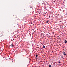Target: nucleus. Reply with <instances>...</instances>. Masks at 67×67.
I'll return each instance as SVG.
<instances>
[{
    "mask_svg": "<svg viewBox=\"0 0 67 67\" xmlns=\"http://www.w3.org/2000/svg\"><path fill=\"white\" fill-rule=\"evenodd\" d=\"M36 59H37V58H36Z\"/></svg>",
    "mask_w": 67,
    "mask_h": 67,
    "instance_id": "9b49d317",
    "label": "nucleus"
},
{
    "mask_svg": "<svg viewBox=\"0 0 67 67\" xmlns=\"http://www.w3.org/2000/svg\"><path fill=\"white\" fill-rule=\"evenodd\" d=\"M51 67V65H49V67Z\"/></svg>",
    "mask_w": 67,
    "mask_h": 67,
    "instance_id": "1a4fd4ad",
    "label": "nucleus"
},
{
    "mask_svg": "<svg viewBox=\"0 0 67 67\" xmlns=\"http://www.w3.org/2000/svg\"><path fill=\"white\" fill-rule=\"evenodd\" d=\"M61 58H63V56H62Z\"/></svg>",
    "mask_w": 67,
    "mask_h": 67,
    "instance_id": "6e6552de",
    "label": "nucleus"
},
{
    "mask_svg": "<svg viewBox=\"0 0 67 67\" xmlns=\"http://www.w3.org/2000/svg\"><path fill=\"white\" fill-rule=\"evenodd\" d=\"M43 48H45V46L43 45Z\"/></svg>",
    "mask_w": 67,
    "mask_h": 67,
    "instance_id": "423d86ee",
    "label": "nucleus"
},
{
    "mask_svg": "<svg viewBox=\"0 0 67 67\" xmlns=\"http://www.w3.org/2000/svg\"><path fill=\"white\" fill-rule=\"evenodd\" d=\"M49 22V20H47L46 22V23H48Z\"/></svg>",
    "mask_w": 67,
    "mask_h": 67,
    "instance_id": "7ed1b4c3",
    "label": "nucleus"
},
{
    "mask_svg": "<svg viewBox=\"0 0 67 67\" xmlns=\"http://www.w3.org/2000/svg\"><path fill=\"white\" fill-rule=\"evenodd\" d=\"M64 42H65V43H67V41L66 40H65Z\"/></svg>",
    "mask_w": 67,
    "mask_h": 67,
    "instance_id": "f03ea898",
    "label": "nucleus"
},
{
    "mask_svg": "<svg viewBox=\"0 0 67 67\" xmlns=\"http://www.w3.org/2000/svg\"><path fill=\"white\" fill-rule=\"evenodd\" d=\"M59 64H60V63H61V62H59Z\"/></svg>",
    "mask_w": 67,
    "mask_h": 67,
    "instance_id": "0eeeda50",
    "label": "nucleus"
},
{
    "mask_svg": "<svg viewBox=\"0 0 67 67\" xmlns=\"http://www.w3.org/2000/svg\"><path fill=\"white\" fill-rule=\"evenodd\" d=\"M37 12H38V11H37Z\"/></svg>",
    "mask_w": 67,
    "mask_h": 67,
    "instance_id": "9d476101",
    "label": "nucleus"
},
{
    "mask_svg": "<svg viewBox=\"0 0 67 67\" xmlns=\"http://www.w3.org/2000/svg\"><path fill=\"white\" fill-rule=\"evenodd\" d=\"M10 46H11V47H13V44H11Z\"/></svg>",
    "mask_w": 67,
    "mask_h": 67,
    "instance_id": "20e7f679",
    "label": "nucleus"
},
{
    "mask_svg": "<svg viewBox=\"0 0 67 67\" xmlns=\"http://www.w3.org/2000/svg\"><path fill=\"white\" fill-rule=\"evenodd\" d=\"M37 56H38V55H37V54H36V57H37Z\"/></svg>",
    "mask_w": 67,
    "mask_h": 67,
    "instance_id": "39448f33",
    "label": "nucleus"
},
{
    "mask_svg": "<svg viewBox=\"0 0 67 67\" xmlns=\"http://www.w3.org/2000/svg\"><path fill=\"white\" fill-rule=\"evenodd\" d=\"M64 55V56H66V54L65 52H64L63 53Z\"/></svg>",
    "mask_w": 67,
    "mask_h": 67,
    "instance_id": "f257e3e1",
    "label": "nucleus"
}]
</instances>
